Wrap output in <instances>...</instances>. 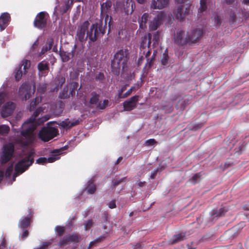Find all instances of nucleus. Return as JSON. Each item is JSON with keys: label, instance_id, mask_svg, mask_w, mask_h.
I'll use <instances>...</instances> for the list:
<instances>
[{"label": "nucleus", "instance_id": "obj_19", "mask_svg": "<svg viewBox=\"0 0 249 249\" xmlns=\"http://www.w3.org/2000/svg\"><path fill=\"white\" fill-rule=\"evenodd\" d=\"M112 5V1L110 0H107L106 2L101 4V14L106 15V18H108L107 14L110 12Z\"/></svg>", "mask_w": 249, "mask_h": 249}, {"label": "nucleus", "instance_id": "obj_37", "mask_svg": "<svg viewBox=\"0 0 249 249\" xmlns=\"http://www.w3.org/2000/svg\"><path fill=\"white\" fill-rule=\"evenodd\" d=\"M37 67L39 71H40L47 70L49 69L48 63L44 62V61H41L39 63Z\"/></svg>", "mask_w": 249, "mask_h": 249}, {"label": "nucleus", "instance_id": "obj_10", "mask_svg": "<svg viewBox=\"0 0 249 249\" xmlns=\"http://www.w3.org/2000/svg\"><path fill=\"white\" fill-rule=\"evenodd\" d=\"M48 17V14L45 12L38 13L35 19L34 26L39 29L44 28L46 26Z\"/></svg>", "mask_w": 249, "mask_h": 249}, {"label": "nucleus", "instance_id": "obj_42", "mask_svg": "<svg viewBox=\"0 0 249 249\" xmlns=\"http://www.w3.org/2000/svg\"><path fill=\"white\" fill-rule=\"evenodd\" d=\"M69 96L68 88L64 87L63 90L59 94V97L61 99L67 98Z\"/></svg>", "mask_w": 249, "mask_h": 249}, {"label": "nucleus", "instance_id": "obj_17", "mask_svg": "<svg viewBox=\"0 0 249 249\" xmlns=\"http://www.w3.org/2000/svg\"><path fill=\"white\" fill-rule=\"evenodd\" d=\"M190 10L189 8H186L185 11L184 10V6L182 4L179 5L176 11V18L179 19L180 21L183 20L185 18L186 15L189 13Z\"/></svg>", "mask_w": 249, "mask_h": 249}, {"label": "nucleus", "instance_id": "obj_45", "mask_svg": "<svg viewBox=\"0 0 249 249\" xmlns=\"http://www.w3.org/2000/svg\"><path fill=\"white\" fill-rule=\"evenodd\" d=\"M108 100H104L103 103L101 102H99L97 107L99 109H103L108 106Z\"/></svg>", "mask_w": 249, "mask_h": 249}, {"label": "nucleus", "instance_id": "obj_2", "mask_svg": "<svg viewBox=\"0 0 249 249\" xmlns=\"http://www.w3.org/2000/svg\"><path fill=\"white\" fill-rule=\"evenodd\" d=\"M35 152L32 150L23 151L20 159L15 165V172L13 175L12 183L15 180L16 178L25 171L34 161Z\"/></svg>", "mask_w": 249, "mask_h": 249}, {"label": "nucleus", "instance_id": "obj_31", "mask_svg": "<svg viewBox=\"0 0 249 249\" xmlns=\"http://www.w3.org/2000/svg\"><path fill=\"white\" fill-rule=\"evenodd\" d=\"M41 101V97H36L35 99V100L34 101H32L30 104V106L29 107V109L30 110V111H32L33 110H34L37 105L38 104H39V102H40Z\"/></svg>", "mask_w": 249, "mask_h": 249}, {"label": "nucleus", "instance_id": "obj_35", "mask_svg": "<svg viewBox=\"0 0 249 249\" xmlns=\"http://www.w3.org/2000/svg\"><path fill=\"white\" fill-rule=\"evenodd\" d=\"M68 237L70 243H77L81 240V236L77 234H72L71 235H68Z\"/></svg>", "mask_w": 249, "mask_h": 249}, {"label": "nucleus", "instance_id": "obj_20", "mask_svg": "<svg viewBox=\"0 0 249 249\" xmlns=\"http://www.w3.org/2000/svg\"><path fill=\"white\" fill-rule=\"evenodd\" d=\"M76 47V45H74L72 50L70 53H68L64 51H60V56L63 62H67L71 57L73 56Z\"/></svg>", "mask_w": 249, "mask_h": 249}, {"label": "nucleus", "instance_id": "obj_59", "mask_svg": "<svg viewBox=\"0 0 249 249\" xmlns=\"http://www.w3.org/2000/svg\"><path fill=\"white\" fill-rule=\"evenodd\" d=\"M159 38V35L158 32L154 34L153 35V40L155 41V42H157Z\"/></svg>", "mask_w": 249, "mask_h": 249}, {"label": "nucleus", "instance_id": "obj_33", "mask_svg": "<svg viewBox=\"0 0 249 249\" xmlns=\"http://www.w3.org/2000/svg\"><path fill=\"white\" fill-rule=\"evenodd\" d=\"M127 85H125L123 86L120 89L118 90V94L115 96V100L117 102H120V99L122 98V96H123V92L126 90Z\"/></svg>", "mask_w": 249, "mask_h": 249}, {"label": "nucleus", "instance_id": "obj_15", "mask_svg": "<svg viewBox=\"0 0 249 249\" xmlns=\"http://www.w3.org/2000/svg\"><path fill=\"white\" fill-rule=\"evenodd\" d=\"M169 0H152L150 7L154 9H162L167 7Z\"/></svg>", "mask_w": 249, "mask_h": 249}, {"label": "nucleus", "instance_id": "obj_11", "mask_svg": "<svg viewBox=\"0 0 249 249\" xmlns=\"http://www.w3.org/2000/svg\"><path fill=\"white\" fill-rule=\"evenodd\" d=\"M89 26V22L88 21H85L78 27L76 36L80 42H83L87 39L86 32L88 31Z\"/></svg>", "mask_w": 249, "mask_h": 249}, {"label": "nucleus", "instance_id": "obj_6", "mask_svg": "<svg viewBox=\"0 0 249 249\" xmlns=\"http://www.w3.org/2000/svg\"><path fill=\"white\" fill-rule=\"evenodd\" d=\"M100 33L102 35L105 34V30L102 26L97 23L93 24L90 27L89 30L87 31V38H89V42H95Z\"/></svg>", "mask_w": 249, "mask_h": 249}, {"label": "nucleus", "instance_id": "obj_58", "mask_svg": "<svg viewBox=\"0 0 249 249\" xmlns=\"http://www.w3.org/2000/svg\"><path fill=\"white\" fill-rule=\"evenodd\" d=\"M104 77V75L103 73L100 72L98 74H97L96 76V79L98 80H102Z\"/></svg>", "mask_w": 249, "mask_h": 249}, {"label": "nucleus", "instance_id": "obj_57", "mask_svg": "<svg viewBox=\"0 0 249 249\" xmlns=\"http://www.w3.org/2000/svg\"><path fill=\"white\" fill-rule=\"evenodd\" d=\"M132 93L131 89H129L128 91H127L125 93L123 94V96H122V98H125L128 97L129 95L131 94Z\"/></svg>", "mask_w": 249, "mask_h": 249}, {"label": "nucleus", "instance_id": "obj_44", "mask_svg": "<svg viewBox=\"0 0 249 249\" xmlns=\"http://www.w3.org/2000/svg\"><path fill=\"white\" fill-rule=\"evenodd\" d=\"M126 179V178H123L121 179H114L112 180V187H115L118 185L120 184L121 182L124 181Z\"/></svg>", "mask_w": 249, "mask_h": 249}, {"label": "nucleus", "instance_id": "obj_4", "mask_svg": "<svg viewBox=\"0 0 249 249\" xmlns=\"http://www.w3.org/2000/svg\"><path fill=\"white\" fill-rule=\"evenodd\" d=\"M14 151L15 147L13 144H4L0 153V163L4 164L10 161L13 157Z\"/></svg>", "mask_w": 249, "mask_h": 249}, {"label": "nucleus", "instance_id": "obj_50", "mask_svg": "<svg viewBox=\"0 0 249 249\" xmlns=\"http://www.w3.org/2000/svg\"><path fill=\"white\" fill-rule=\"evenodd\" d=\"M55 231L59 235L62 234L64 231V228L62 227H61V226H56L55 228Z\"/></svg>", "mask_w": 249, "mask_h": 249}, {"label": "nucleus", "instance_id": "obj_5", "mask_svg": "<svg viewBox=\"0 0 249 249\" xmlns=\"http://www.w3.org/2000/svg\"><path fill=\"white\" fill-rule=\"evenodd\" d=\"M57 128L53 127H44L38 133L39 138L44 142H48L58 134Z\"/></svg>", "mask_w": 249, "mask_h": 249}, {"label": "nucleus", "instance_id": "obj_60", "mask_svg": "<svg viewBox=\"0 0 249 249\" xmlns=\"http://www.w3.org/2000/svg\"><path fill=\"white\" fill-rule=\"evenodd\" d=\"M184 101H179L178 102V106H181V107H180V109H184L185 108V106L184 105Z\"/></svg>", "mask_w": 249, "mask_h": 249}, {"label": "nucleus", "instance_id": "obj_54", "mask_svg": "<svg viewBox=\"0 0 249 249\" xmlns=\"http://www.w3.org/2000/svg\"><path fill=\"white\" fill-rule=\"evenodd\" d=\"M108 206L109 208H110V209H113V208H116V205L115 201H110V202L108 203Z\"/></svg>", "mask_w": 249, "mask_h": 249}, {"label": "nucleus", "instance_id": "obj_47", "mask_svg": "<svg viewBox=\"0 0 249 249\" xmlns=\"http://www.w3.org/2000/svg\"><path fill=\"white\" fill-rule=\"evenodd\" d=\"M105 238V236H101L98 237L97 238H96L94 240L91 241L89 243V247H92V246H94L96 243H97L98 242H101V241H102Z\"/></svg>", "mask_w": 249, "mask_h": 249}, {"label": "nucleus", "instance_id": "obj_43", "mask_svg": "<svg viewBox=\"0 0 249 249\" xmlns=\"http://www.w3.org/2000/svg\"><path fill=\"white\" fill-rule=\"evenodd\" d=\"M46 84H39L38 86L37 87V91L38 92L43 93L46 91Z\"/></svg>", "mask_w": 249, "mask_h": 249}, {"label": "nucleus", "instance_id": "obj_21", "mask_svg": "<svg viewBox=\"0 0 249 249\" xmlns=\"http://www.w3.org/2000/svg\"><path fill=\"white\" fill-rule=\"evenodd\" d=\"M140 49H141V52L142 51V49L145 50L144 51H143V53H144L145 52L146 53H145V57L146 58L147 64L148 65V66L149 67H150L153 64V61L155 59V56H156L155 53H153L151 58H149V56L151 53V52L149 50H148L147 48H144L142 44L140 46Z\"/></svg>", "mask_w": 249, "mask_h": 249}, {"label": "nucleus", "instance_id": "obj_41", "mask_svg": "<svg viewBox=\"0 0 249 249\" xmlns=\"http://www.w3.org/2000/svg\"><path fill=\"white\" fill-rule=\"evenodd\" d=\"M91 97L90 99V103L91 104H96L99 100V96L95 92H92Z\"/></svg>", "mask_w": 249, "mask_h": 249}, {"label": "nucleus", "instance_id": "obj_52", "mask_svg": "<svg viewBox=\"0 0 249 249\" xmlns=\"http://www.w3.org/2000/svg\"><path fill=\"white\" fill-rule=\"evenodd\" d=\"M57 80L59 81L58 84L61 86L65 83V78L64 77L59 76L57 78Z\"/></svg>", "mask_w": 249, "mask_h": 249}, {"label": "nucleus", "instance_id": "obj_1", "mask_svg": "<svg viewBox=\"0 0 249 249\" xmlns=\"http://www.w3.org/2000/svg\"><path fill=\"white\" fill-rule=\"evenodd\" d=\"M42 111H43L42 107L37 108L34 114L22 124V130L20 132V136L19 138V142L21 144L26 146L33 142L36 139L34 131L36 126L49 120V117L45 115L38 118L37 121L36 120V117Z\"/></svg>", "mask_w": 249, "mask_h": 249}, {"label": "nucleus", "instance_id": "obj_9", "mask_svg": "<svg viewBox=\"0 0 249 249\" xmlns=\"http://www.w3.org/2000/svg\"><path fill=\"white\" fill-rule=\"evenodd\" d=\"M30 67V61L28 60H23L22 61V64L19 65L15 71V77L17 81H19L23 75L27 72V70Z\"/></svg>", "mask_w": 249, "mask_h": 249}, {"label": "nucleus", "instance_id": "obj_36", "mask_svg": "<svg viewBox=\"0 0 249 249\" xmlns=\"http://www.w3.org/2000/svg\"><path fill=\"white\" fill-rule=\"evenodd\" d=\"M200 173H196L193 175V177L189 179V180L193 184H196L199 181L200 179Z\"/></svg>", "mask_w": 249, "mask_h": 249}, {"label": "nucleus", "instance_id": "obj_49", "mask_svg": "<svg viewBox=\"0 0 249 249\" xmlns=\"http://www.w3.org/2000/svg\"><path fill=\"white\" fill-rule=\"evenodd\" d=\"M93 222L91 220H89L84 224L85 229L86 231L89 230L92 226Z\"/></svg>", "mask_w": 249, "mask_h": 249}, {"label": "nucleus", "instance_id": "obj_24", "mask_svg": "<svg viewBox=\"0 0 249 249\" xmlns=\"http://www.w3.org/2000/svg\"><path fill=\"white\" fill-rule=\"evenodd\" d=\"M53 44V39L52 38H48L47 40L46 44L42 47V48L40 52V55H42L46 53L49 50H51Z\"/></svg>", "mask_w": 249, "mask_h": 249}, {"label": "nucleus", "instance_id": "obj_27", "mask_svg": "<svg viewBox=\"0 0 249 249\" xmlns=\"http://www.w3.org/2000/svg\"><path fill=\"white\" fill-rule=\"evenodd\" d=\"M149 18V14L148 13H144L142 16L141 18L139 20L140 27L141 29H144L146 27V23Z\"/></svg>", "mask_w": 249, "mask_h": 249}, {"label": "nucleus", "instance_id": "obj_46", "mask_svg": "<svg viewBox=\"0 0 249 249\" xmlns=\"http://www.w3.org/2000/svg\"><path fill=\"white\" fill-rule=\"evenodd\" d=\"M70 243V240H69L68 236H66L60 240L59 242V244L61 246H65Z\"/></svg>", "mask_w": 249, "mask_h": 249}, {"label": "nucleus", "instance_id": "obj_62", "mask_svg": "<svg viewBox=\"0 0 249 249\" xmlns=\"http://www.w3.org/2000/svg\"><path fill=\"white\" fill-rule=\"evenodd\" d=\"M5 247V241L3 239L0 244V249H4Z\"/></svg>", "mask_w": 249, "mask_h": 249}, {"label": "nucleus", "instance_id": "obj_40", "mask_svg": "<svg viewBox=\"0 0 249 249\" xmlns=\"http://www.w3.org/2000/svg\"><path fill=\"white\" fill-rule=\"evenodd\" d=\"M228 208L226 207H222L220 208L218 212L215 213H213V215H215V216H221L223 215L228 211Z\"/></svg>", "mask_w": 249, "mask_h": 249}, {"label": "nucleus", "instance_id": "obj_14", "mask_svg": "<svg viewBox=\"0 0 249 249\" xmlns=\"http://www.w3.org/2000/svg\"><path fill=\"white\" fill-rule=\"evenodd\" d=\"M185 33L184 31L180 30L177 32V33L174 37V41L175 43L178 45L183 46L185 44H187V36L186 37H184Z\"/></svg>", "mask_w": 249, "mask_h": 249}, {"label": "nucleus", "instance_id": "obj_7", "mask_svg": "<svg viewBox=\"0 0 249 249\" xmlns=\"http://www.w3.org/2000/svg\"><path fill=\"white\" fill-rule=\"evenodd\" d=\"M62 151V148L54 150L51 152V155L48 158L45 157L39 158L36 160V162L37 164L43 165L47 163L53 162L59 159L60 155H61Z\"/></svg>", "mask_w": 249, "mask_h": 249}, {"label": "nucleus", "instance_id": "obj_48", "mask_svg": "<svg viewBox=\"0 0 249 249\" xmlns=\"http://www.w3.org/2000/svg\"><path fill=\"white\" fill-rule=\"evenodd\" d=\"M6 97V94L3 91L0 90V106L5 101V98Z\"/></svg>", "mask_w": 249, "mask_h": 249}, {"label": "nucleus", "instance_id": "obj_8", "mask_svg": "<svg viewBox=\"0 0 249 249\" xmlns=\"http://www.w3.org/2000/svg\"><path fill=\"white\" fill-rule=\"evenodd\" d=\"M203 34V31L201 29H195L187 34V44L191 45L196 43L199 40Z\"/></svg>", "mask_w": 249, "mask_h": 249}, {"label": "nucleus", "instance_id": "obj_34", "mask_svg": "<svg viewBox=\"0 0 249 249\" xmlns=\"http://www.w3.org/2000/svg\"><path fill=\"white\" fill-rule=\"evenodd\" d=\"M10 131V127L6 125H0V135H6Z\"/></svg>", "mask_w": 249, "mask_h": 249}, {"label": "nucleus", "instance_id": "obj_13", "mask_svg": "<svg viewBox=\"0 0 249 249\" xmlns=\"http://www.w3.org/2000/svg\"><path fill=\"white\" fill-rule=\"evenodd\" d=\"M138 96L135 95L131 97L129 100L123 103L124 109L126 111H130L134 108L138 102Z\"/></svg>", "mask_w": 249, "mask_h": 249}, {"label": "nucleus", "instance_id": "obj_28", "mask_svg": "<svg viewBox=\"0 0 249 249\" xmlns=\"http://www.w3.org/2000/svg\"><path fill=\"white\" fill-rule=\"evenodd\" d=\"M169 56L168 54V51L166 49L163 53L160 58V62L163 66H166L168 64Z\"/></svg>", "mask_w": 249, "mask_h": 249}, {"label": "nucleus", "instance_id": "obj_25", "mask_svg": "<svg viewBox=\"0 0 249 249\" xmlns=\"http://www.w3.org/2000/svg\"><path fill=\"white\" fill-rule=\"evenodd\" d=\"M30 223L31 217H23L19 220L18 226L22 230H24L30 226Z\"/></svg>", "mask_w": 249, "mask_h": 249}, {"label": "nucleus", "instance_id": "obj_32", "mask_svg": "<svg viewBox=\"0 0 249 249\" xmlns=\"http://www.w3.org/2000/svg\"><path fill=\"white\" fill-rule=\"evenodd\" d=\"M185 237V233H181L177 235H175L172 241V244L178 243L181 240H183Z\"/></svg>", "mask_w": 249, "mask_h": 249}, {"label": "nucleus", "instance_id": "obj_16", "mask_svg": "<svg viewBox=\"0 0 249 249\" xmlns=\"http://www.w3.org/2000/svg\"><path fill=\"white\" fill-rule=\"evenodd\" d=\"M31 89V86L25 83L23 84L19 89V94L21 96L24 95V99L26 101L30 97V93L29 90Z\"/></svg>", "mask_w": 249, "mask_h": 249}, {"label": "nucleus", "instance_id": "obj_23", "mask_svg": "<svg viewBox=\"0 0 249 249\" xmlns=\"http://www.w3.org/2000/svg\"><path fill=\"white\" fill-rule=\"evenodd\" d=\"M133 4L134 3L131 0H126L125 2H123V9H121V11H123L126 15H128L129 14L130 7H131L130 14H132L134 11Z\"/></svg>", "mask_w": 249, "mask_h": 249}, {"label": "nucleus", "instance_id": "obj_56", "mask_svg": "<svg viewBox=\"0 0 249 249\" xmlns=\"http://www.w3.org/2000/svg\"><path fill=\"white\" fill-rule=\"evenodd\" d=\"M158 171H159V169H157L156 170H155V171H154L153 172H152L151 173L150 177L151 179H153L155 178Z\"/></svg>", "mask_w": 249, "mask_h": 249}, {"label": "nucleus", "instance_id": "obj_61", "mask_svg": "<svg viewBox=\"0 0 249 249\" xmlns=\"http://www.w3.org/2000/svg\"><path fill=\"white\" fill-rule=\"evenodd\" d=\"M23 230V233H22V237L23 238H25L27 237L28 235V231L27 230H25V229L22 230Z\"/></svg>", "mask_w": 249, "mask_h": 249}, {"label": "nucleus", "instance_id": "obj_55", "mask_svg": "<svg viewBox=\"0 0 249 249\" xmlns=\"http://www.w3.org/2000/svg\"><path fill=\"white\" fill-rule=\"evenodd\" d=\"M244 226H245L244 222H241L238 225L234 227L233 228V230H234V231H235V230L239 229V228H243Z\"/></svg>", "mask_w": 249, "mask_h": 249}, {"label": "nucleus", "instance_id": "obj_38", "mask_svg": "<svg viewBox=\"0 0 249 249\" xmlns=\"http://www.w3.org/2000/svg\"><path fill=\"white\" fill-rule=\"evenodd\" d=\"M13 164H11L7 167L5 172V177L7 179L10 178L11 175L13 174Z\"/></svg>", "mask_w": 249, "mask_h": 249}, {"label": "nucleus", "instance_id": "obj_18", "mask_svg": "<svg viewBox=\"0 0 249 249\" xmlns=\"http://www.w3.org/2000/svg\"><path fill=\"white\" fill-rule=\"evenodd\" d=\"M10 19V15L8 13H4L0 16V31H3L9 24Z\"/></svg>", "mask_w": 249, "mask_h": 249}, {"label": "nucleus", "instance_id": "obj_51", "mask_svg": "<svg viewBox=\"0 0 249 249\" xmlns=\"http://www.w3.org/2000/svg\"><path fill=\"white\" fill-rule=\"evenodd\" d=\"M156 142H157L154 139H151L147 140L145 142L146 144L147 145H148V146L153 145L154 144H155Z\"/></svg>", "mask_w": 249, "mask_h": 249}, {"label": "nucleus", "instance_id": "obj_39", "mask_svg": "<svg viewBox=\"0 0 249 249\" xmlns=\"http://www.w3.org/2000/svg\"><path fill=\"white\" fill-rule=\"evenodd\" d=\"M208 0H200V7L198 13H202L207 9V2Z\"/></svg>", "mask_w": 249, "mask_h": 249}, {"label": "nucleus", "instance_id": "obj_30", "mask_svg": "<svg viewBox=\"0 0 249 249\" xmlns=\"http://www.w3.org/2000/svg\"><path fill=\"white\" fill-rule=\"evenodd\" d=\"M74 0H67L65 2V5L61 8V12L62 14L66 13L70 7V4H71ZM83 0H75L77 1H83Z\"/></svg>", "mask_w": 249, "mask_h": 249}, {"label": "nucleus", "instance_id": "obj_3", "mask_svg": "<svg viewBox=\"0 0 249 249\" xmlns=\"http://www.w3.org/2000/svg\"><path fill=\"white\" fill-rule=\"evenodd\" d=\"M129 53L127 49L118 51L114 55L111 66L112 72L116 75L120 73L121 69L124 70L127 66Z\"/></svg>", "mask_w": 249, "mask_h": 249}, {"label": "nucleus", "instance_id": "obj_53", "mask_svg": "<svg viewBox=\"0 0 249 249\" xmlns=\"http://www.w3.org/2000/svg\"><path fill=\"white\" fill-rule=\"evenodd\" d=\"M220 18L218 16H215L214 17V24L216 26H219L221 24Z\"/></svg>", "mask_w": 249, "mask_h": 249}, {"label": "nucleus", "instance_id": "obj_64", "mask_svg": "<svg viewBox=\"0 0 249 249\" xmlns=\"http://www.w3.org/2000/svg\"><path fill=\"white\" fill-rule=\"evenodd\" d=\"M39 44V42H38V39H37L35 41V42L34 43V44H33V46H32V48H35L36 47H37L38 46Z\"/></svg>", "mask_w": 249, "mask_h": 249}, {"label": "nucleus", "instance_id": "obj_29", "mask_svg": "<svg viewBox=\"0 0 249 249\" xmlns=\"http://www.w3.org/2000/svg\"><path fill=\"white\" fill-rule=\"evenodd\" d=\"M96 190L95 185L93 184V180L90 179L88 182V186L87 187V192L89 194H93Z\"/></svg>", "mask_w": 249, "mask_h": 249}, {"label": "nucleus", "instance_id": "obj_63", "mask_svg": "<svg viewBox=\"0 0 249 249\" xmlns=\"http://www.w3.org/2000/svg\"><path fill=\"white\" fill-rule=\"evenodd\" d=\"M122 5V3L121 2H117L116 3V7H115V11L116 12H117L119 10V7L120 6H121Z\"/></svg>", "mask_w": 249, "mask_h": 249}, {"label": "nucleus", "instance_id": "obj_26", "mask_svg": "<svg viewBox=\"0 0 249 249\" xmlns=\"http://www.w3.org/2000/svg\"><path fill=\"white\" fill-rule=\"evenodd\" d=\"M163 16V13H160L158 14L157 18H155L153 20V22H150L149 25V28L153 30H155L157 29L159 25V19H161Z\"/></svg>", "mask_w": 249, "mask_h": 249}, {"label": "nucleus", "instance_id": "obj_12", "mask_svg": "<svg viewBox=\"0 0 249 249\" xmlns=\"http://www.w3.org/2000/svg\"><path fill=\"white\" fill-rule=\"evenodd\" d=\"M15 108V105L11 102H7L1 109V115L3 118L10 116Z\"/></svg>", "mask_w": 249, "mask_h": 249}, {"label": "nucleus", "instance_id": "obj_22", "mask_svg": "<svg viewBox=\"0 0 249 249\" xmlns=\"http://www.w3.org/2000/svg\"><path fill=\"white\" fill-rule=\"evenodd\" d=\"M78 123L79 121L78 120L71 121L69 119H67L60 122L59 125L64 128L69 129L78 124Z\"/></svg>", "mask_w": 249, "mask_h": 249}]
</instances>
